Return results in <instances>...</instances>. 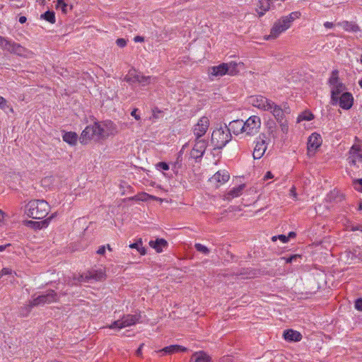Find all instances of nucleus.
Here are the masks:
<instances>
[{"label": "nucleus", "instance_id": "1", "mask_svg": "<svg viewBox=\"0 0 362 362\" xmlns=\"http://www.w3.org/2000/svg\"><path fill=\"white\" fill-rule=\"evenodd\" d=\"M50 206L44 199H34L25 205V214L33 219H42L48 214Z\"/></svg>", "mask_w": 362, "mask_h": 362}, {"label": "nucleus", "instance_id": "2", "mask_svg": "<svg viewBox=\"0 0 362 362\" xmlns=\"http://www.w3.org/2000/svg\"><path fill=\"white\" fill-rule=\"evenodd\" d=\"M116 131H111L110 132H105L103 126L98 122H95L93 125L87 126L82 132L79 138L81 144H87L90 140L95 139L99 140L114 134Z\"/></svg>", "mask_w": 362, "mask_h": 362}, {"label": "nucleus", "instance_id": "3", "mask_svg": "<svg viewBox=\"0 0 362 362\" xmlns=\"http://www.w3.org/2000/svg\"><path fill=\"white\" fill-rule=\"evenodd\" d=\"M232 136L228 129V127H221L214 129L211 134V144L214 148H223L230 140Z\"/></svg>", "mask_w": 362, "mask_h": 362}, {"label": "nucleus", "instance_id": "4", "mask_svg": "<svg viewBox=\"0 0 362 362\" xmlns=\"http://www.w3.org/2000/svg\"><path fill=\"white\" fill-rule=\"evenodd\" d=\"M58 299L57 293L54 290H48L45 293L39 295L37 297L33 296V299L29 302L28 306L30 309L35 306L57 302Z\"/></svg>", "mask_w": 362, "mask_h": 362}, {"label": "nucleus", "instance_id": "5", "mask_svg": "<svg viewBox=\"0 0 362 362\" xmlns=\"http://www.w3.org/2000/svg\"><path fill=\"white\" fill-rule=\"evenodd\" d=\"M261 119L256 115L250 116L244 122V134L248 136H253L257 134L261 128Z\"/></svg>", "mask_w": 362, "mask_h": 362}, {"label": "nucleus", "instance_id": "6", "mask_svg": "<svg viewBox=\"0 0 362 362\" xmlns=\"http://www.w3.org/2000/svg\"><path fill=\"white\" fill-rule=\"evenodd\" d=\"M140 317V315H124L121 320L114 321L108 327L110 329H122L132 326L139 322Z\"/></svg>", "mask_w": 362, "mask_h": 362}, {"label": "nucleus", "instance_id": "7", "mask_svg": "<svg viewBox=\"0 0 362 362\" xmlns=\"http://www.w3.org/2000/svg\"><path fill=\"white\" fill-rule=\"evenodd\" d=\"M267 136L265 134L262 133L257 139L256 145L253 151L254 159H259L264 154L267 148Z\"/></svg>", "mask_w": 362, "mask_h": 362}, {"label": "nucleus", "instance_id": "8", "mask_svg": "<svg viewBox=\"0 0 362 362\" xmlns=\"http://www.w3.org/2000/svg\"><path fill=\"white\" fill-rule=\"evenodd\" d=\"M347 160L349 163L353 165L357 162L362 163V144H356L351 146Z\"/></svg>", "mask_w": 362, "mask_h": 362}, {"label": "nucleus", "instance_id": "9", "mask_svg": "<svg viewBox=\"0 0 362 362\" xmlns=\"http://www.w3.org/2000/svg\"><path fill=\"white\" fill-rule=\"evenodd\" d=\"M250 103L254 107L265 111H269L272 105V101L262 95L251 96Z\"/></svg>", "mask_w": 362, "mask_h": 362}, {"label": "nucleus", "instance_id": "10", "mask_svg": "<svg viewBox=\"0 0 362 362\" xmlns=\"http://www.w3.org/2000/svg\"><path fill=\"white\" fill-rule=\"evenodd\" d=\"M209 126V119L206 117H201L194 125L193 132L196 138H202L206 132Z\"/></svg>", "mask_w": 362, "mask_h": 362}, {"label": "nucleus", "instance_id": "11", "mask_svg": "<svg viewBox=\"0 0 362 362\" xmlns=\"http://www.w3.org/2000/svg\"><path fill=\"white\" fill-rule=\"evenodd\" d=\"M291 26L286 23L281 18L274 24L271 29L270 35L268 36L267 39H274L277 37L281 33L286 31Z\"/></svg>", "mask_w": 362, "mask_h": 362}, {"label": "nucleus", "instance_id": "12", "mask_svg": "<svg viewBox=\"0 0 362 362\" xmlns=\"http://www.w3.org/2000/svg\"><path fill=\"white\" fill-rule=\"evenodd\" d=\"M207 140L202 138H196L195 144L192 149V155L196 158H201L207 147Z\"/></svg>", "mask_w": 362, "mask_h": 362}, {"label": "nucleus", "instance_id": "13", "mask_svg": "<svg viewBox=\"0 0 362 362\" xmlns=\"http://www.w3.org/2000/svg\"><path fill=\"white\" fill-rule=\"evenodd\" d=\"M56 216V213L52 214L49 217L41 221H25V225L33 229H42L47 228L50 221Z\"/></svg>", "mask_w": 362, "mask_h": 362}, {"label": "nucleus", "instance_id": "14", "mask_svg": "<svg viewBox=\"0 0 362 362\" xmlns=\"http://www.w3.org/2000/svg\"><path fill=\"white\" fill-rule=\"evenodd\" d=\"M353 103H354V98H353L352 95L349 92L343 93L341 95V96H339L338 98L337 104H339L340 107H341L342 109H344V110L350 109L353 105Z\"/></svg>", "mask_w": 362, "mask_h": 362}, {"label": "nucleus", "instance_id": "15", "mask_svg": "<svg viewBox=\"0 0 362 362\" xmlns=\"http://www.w3.org/2000/svg\"><path fill=\"white\" fill-rule=\"evenodd\" d=\"M322 144V138L319 134L313 133L308 138V151L309 153L311 151L315 152V150L320 146Z\"/></svg>", "mask_w": 362, "mask_h": 362}, {"label": "nucleus", "instance_id": "16", "mask_svg": "<svg viewBox=\"0 0 362 362\" xmlns=\"http://www.w3.org/2000/svg\"><path fill=\"white\" fill-rule=\"evenodd\" d=\"M4 49L18 55H23L25 52V49L20 44L8 40V43Z\"/></svg>", "mask_w": 362, "mask_h": 362}, {"label": "nucleus", "instance_id": "17", "mask_svg": "<svg viewBox=\"0 0 362 362\" xmlns=\"http://www.w3.org/2000/svg\"><path fill=\"white\" fill-rule=\"evenodd\" d=\"M228 129L230 133L233 132L235 135L244 133V122L240 119L232 121L230 122Z\"/></svg>", "mask_w": 362, "mask_h": 362}, {"label": "nucleus", "instance_id": "18", "mask_svg": "<svg viewBox=\"0 0 362 362\" xmlns=\"http://www.w3.org/2000/svg\"><path fill=\"white\" fill-rule=\"evenodd\" d=\"M345 86L343 83L338 84L331 87V103L332 105H337L338 103V98L341 95Z\"/></svg>", "mask_w": 362, "mask_h": 362}, {"label": "nucleus", "instance_id": "19", "mask_svg": "<svg viewBox=\"0 0 362 362\" xmlns=\"http://www.w3.org/2000/svg\"><path fill=\"white\" fill-rule=\"evenodd\" d=\"M191 362H212L211 358L204 351H197L192 354Z\"/></svg>", "mask_w": 362, "mask_h": 362}, {"label": "nucleus", "instance_id": "20", "mask_svg": "<svg viewBox=\"0 0 362 362\" xmlns=\"http://www.w3.org/2000/svg\"><path fill=\"white\" fill-rule=\"evenodd\" d=\"M338 25L341 27L345 31L357 33L361 31L360 27L354 21H344L338 23Z\"/></svg>", "mask_w": 362, "mask_h": 362}, {"label": "nucleus", "instance_id": "21", "mask_svg": "<svg viewBox=\"0 0 362 362\" xmlns=\"http://www.w3.org/2000/svg\"><path fill=\"white\" fill-rule=\"evenodd\" d=\"M284 337L288 341H299L302 339L301 334L293 329H288L284 332Z\"/></svg>", "mask_w": 362, "mask_h": 362}, {"label": "nucleus", "instance_id": "22", "mask_svg": "<svg viewBox=\"0 0 362 362\" xmlns=\"http://www.w3.org/2000/svg\"><path fill=\"white\" fill-rule=\"evenodd\" d=\"M168 242L163 238H157L156 240H151L149 245L156 250L157 252H161L163 248L168 247Z\"/></svg>", "mask_w": 362, "mask_h": 362}, {"label": "nucleus", "instance_id": "23", "mask_svg": "<svg viewBox=\"0 0 362 362\" xmlns=\"http://www.w3.org/2000/svg\"><path fill=\"white\" fill-rule=\"evenodd\" d=\"M279 122H281L284 117V112L279 105L272 102L271 109L269 110Z\"/></svg>", "mask_w": 362, "mask_h": 362}, {"label": "nucleus", "instance_id": "24", "mask_svg": "<svg viewBox=\"0 0 362 362\" xmlns=\"http://www.w3.org/2000/svg\"><path fill=\"white\" fill-rule=\"evenodd\" d=\"M211 74L215 76H223L226 74H228V69H227V64L226 63H222L218 66H215L211 67Z\"/></svg>", "mask_w": 362, "mask_h": 362}, {"label": "nucleus", "instance_id": "25", "mask_svg": "<svg viewBox=\"0 0 362 362\" xmlns=\"http://www.w3.org/2000/svg\"><path fill=\"white\" fill-rule=\"evenodd\" d=\"M187 348L180 345H170L159 350L158 352H163L165 354H173L175 352H185Z\"/></svg>", "mask_w": 362, "mask_h": 362}, {"label": "nucleus", "instance_id": "26", "mask_svg": "<svg viewBox=\"0 0 362 362\" xmlns=\"http://www.w3.org/2000/svg\"><path fill=\"white\" fill-rule=\"evenodd\" d=\"M105 272L102 269L89 271L86 275V278L88 280L93 279L95 281H102L105 279Z\"/></svg>", "mask_w": 362, "mask_h": 362}, {"label": "nucleus", "instance_id": "27", "mask_svg": "<svg viewBox=\"0 0 362 362\" xmlns=\"http://www.w3.org/2000/svg\"><path fill=\"white\" fill-rule=\"evenodd\" d=\"M139 72H137L134 69H130L127 75L124 76V80L130 85H133L138 82Z\"/></svg>", "mask_w": 362, "mask_h": 362}, {"label": "nucleus", "instance_id": "28", "mask_svg": "<svg viewBox=\"0 0 362 362\" xmlns=\"http://www.w3.org/2000/svg\"><path fill=\"white\" fill-rule=\"evenodd\" d=\"M226 64H227V69H228V71H227L228 74L230 76L237 75L240 71L238 66L243 65L241 62L237 63L235 62H230Z\"/></svg>", "mask_w": 362, "mask_h": 362}, {"label": "nucleus", "instance_id": "29", "mask_svg": "<svg viewBox=\"0 0 362 362\" xmlns=\"http://www.w3.org/2000/svg\"><path fill=\"white\" fill-rule=\"evenodd\" d=\"M77 139L78 135L75 132H66L63 135V140L71 145H75L76 144Z\"/></svg>", "mask_w": 362, "mask_h": 362}, {"label": "nucleus", "instance_id": "30", "mask_svg": "<svg viewBox=\"0 0 362 362\" xmlns=\"http://www.w3.org/2000/svg\"><path fill=\"white\" fill-rule=\"evenodd\" d=\"M230 176L228 172L223 171H218L214 174L213 178L218 181V182H226L228 180Z\"/></svg>", "mask_w": 362, "mask_h": 362}, {"label": "nucleus", "instance_id": "31", "mask_svg": "<svg viewBox=\"0 0 362 362\" xmlns=\"http://www.w3.org/2000/svg\"><path fill=\"white\" fill-rule=\"evenodd\" d=\"M245 187L244 185H239L237 187L233 188L231 190H230L227 194V199H230L234 197H239L242 194V191L243 190Z\"/></svg>", "mask_w": 362, "mask_h": 362}, {"label": "nucleus", "instance_id": "32", "mask_svg": "<svg viewBox=\"0 0 362 362\" xmlns=\"http://www.w3.org/2000/svg\"><path fill=\"white\" fill-rule=\"evenodd\" d=\"M300 16V13L299 11H294L291 13L288 16H283L282 19L286 22V23L288 24L291 26L293 21L296 19L299 18Z\"/></svg>", "mask_w": 362, "mask_h": 362}, {"label": "nucleus", "instance_id": "33", "mask_svg": "<svg viewBox=\"0 0 362 362\" xmlns=\"http://www.w3.org/2000/svg\"><path fill=\"white\" fill-rule=\"evenodd\" d=\"M341 83H342L339 81V71L337 70L332 71L329 79V84L330 87Z\"/></svg>", "mask_w": 362, "mask_h": 362}, {"label": "nucleus", "instance_id": "34", "mask_svg": "<svg viewBox=\"0 0 362 362\" xmlns=\"http://www.w3.org/2000/svg\"><path fill=\"white\" fill-rule=\"evenodd\" d=\"M41 18L47 21L50 23H55V13L54 11H47L41 15Z\"/></svg>", "mask_w": 362, "mask_h": 362}, {"label": "nucleus", "instance_id": "35", "mask_svg": "<svg viewBox=\"0 0 362 362\" xmlns=\"http://www.w3.org/2000/svg\"><path fill=\"white\" fill-rule=\"evenodd\" d=\"M152 80H155V78H153L152 76H146L140 73L139 76V81L137 83L142 86H146L151 83Z\"/></svg>", "mask_w": 362, "mask_h": 362}, {"label": "nucleus", "instance_id": "36", "mask_svg": "<svg viewBox=\"0 0 362 362\" xmlns=\"http://www.w3.org/2000/svg\"><path fill=\"white\" fill-rule=\"evenodd\" d=\"M271 0H259L258 7L260 10L267 11L270 8Z\"/></svg>", "mask_w": 362, "mask_h": 362}, {"label": "nucleus", "instance_id": "37", "mask_svg": "<svg viewBox=\"0 0 362 362\" xmlns=\"http://www.w3.org/2000/svg\"><path fill=\"white\" fill-rule=\"evenodd\" d=\"M105 127H103L104 129H105V132H110L111 131H116V132L113 134H116L117 133V127H116V125L112 123V122H107L105 124H104Z\"/></svg>", "mask_w": 362, "mask_h": 362}, {"label": "nucleus", "instance_id": "38", "mask_svg": "<svg viewBox=\"0 0 362 362\" xmlns=\"http://www.w3.org/2000/svg\"><path fill=\"white\" fill-rule=\"evenodd\" d=\"M195 249L204 255H208L210 252V250L204 245H202L201 243H196L194 245Z\"/></svg>", "mask_w": 362, "mask_h": 362}, {"label": "nucleus", "instance_id": "39", "mask_svg": "<svg viewBox=\"0 0 362 362\" xmlns=\"http://www.w3.org/2000/svg\"><path fill=\"white\" fill-rule=\"evenodd\" d=\"M57 8H61L64 13L68 12V4L65 3L64 0H57Z\"/></svg>", "mask_w": 362, "mask_h": 362}, {"label": "nucleus", "instance_id": "40", "mask_svg": "<svg viewBox=\"0 0 362 362\" xmlns=\"http://www.w3.org/2000/svg\"><path fill=\"white\" fill-rule=\"evenodd\" d=\"M314 118V115L311 112H303L299 116L301 120L310 121Z\"/></svg>", "mask_w": 362, "mask_h": 362}, {"label": "nucleus", "instance_id": "41", "mask_svg": "<svg viewBox=\"0 0 362 362\" xmlns=\"http://www.w3.org/2000/svg\"><path fill=\"white\" fill-rule=\"evenodd\" d=\"M7 107H8L7 100L4 97L0 96V108L6 110Z\"/></svg>", "mask_w": 362, "mask_h": 362}, {"label": "nucleus", "instance_id": "42", "mask_svg": "<svg viewBox=\"0 0 362 362\" xmlns=\"http://www.w3.org/2000/svg\"><path fill=\"white\" fill-rule=\"evenodd\" d=\"M142 245V240L140 238L138 241H136V243H132L129 245V247L130 248H133V249H136L137 250H139V249L140 248V246Z\"/></svg>", "mask_w": 362, "mask_h": 362}, {"label": "nucleus", "instance_id": "43", "mask_svg": "<svg viewBox=\"0 0 362 362\" xmlns=\"http://www.w3.org/2000/svg\"><path fill=\"white\" fill-rule=\"evenodd\" d=\"M355 308L358 311H362V298H358L355 301Z\"/></svg>", "mask_w": 362, "mask_h": 362}, {"label": "nucleus", "instance_id": "44", "mask_svg": "<svg viewBox=\"0 0 362 362\" xmlns=\"http://www.w3.org/2000/svg\"><path fill=\"white\" fill-rule=\"evenodd\" d=\"M157 168H160V169H162L163 170H169V165L167 163L165 162H159L157 165H156Z\"/></svg>", "mask_w": 362, "mask_h": 362}, {"label": "nucleus", "instance_id": "45", "mask_svg": "<svg viewBox=\"0 0 362 362\" xmlns=\"http://www.w3.org/2000/svg\"><path fill=\"white\" fill-rule=\"evenodd\" d=\"M116 44L119 47H124L127 45V41L124 38H118L116 40Z\"/></svg>", "mask_w": 362, "mask_h": 362}, {"label": "nucleus", "instance_id": "46", "mask_svg": "<svg viewBox=\"0 0 362 362\" xmlns=\"http://www.w3.org/2000/svg\"><path fill=\"white\" fill-rule=\"evenodd\" d=\"M8 43V39L0 36V47L1 49H4V47L6 46V44Z\"/></svg>", "mask_w": 362, "mask_h": 362}, {"label": "nucleus", "instance_id": "47", "mask_svg": "<svg viewBox=\"0 0 362 362\" xmlns=\"http://www.w3.org/2000/svg\"><path fill=\"white\" fill-rule=\"evenodd\" d=\"M275 128H276V127H275V124L274 123L273 124V125H270L269 127V128H268L269 129H268L269 134L272 135V136L274 138H275L276 136V134H275Z\"/></svg>", "mask_w": 362, "mask_h": 362}, {"label": "nucleus", "instance_id": "48", "mask_svg": "<svg viewBox=\"0 0 362 362\" xmlns=\"http://www.w3.org/2000/svg\"><path fill=\"white\" fill-rule=\"evenodd\" d=\"M137 111H138V109L137 108H134L132 112H131V115L132 117H134V119L137 121L140 120L141 119V117L139 115L137 114Z\"/></svg>", "mask_w": 362, "mask_h": 362}, {"label": "nucleus", "instance_id": "49", "mask_svg": "<svg viewBox=\"0 0 362 362\" xmlns=\"http://www.w3.org/2000/svg\"><path fill=\"white\" fill-rule=\"evenodd\" d=\"M54 178L52 177H46L42 180V185L47 186L49 182H51Z\"/></svg>", "mask_w": 362, "mask_h": 362}, {"label": "nucleus", "instance_id": "50", "mask_svg": "<svg viewBox=\"0 0 362 362\" xmlns=\"http://www.w3.org/2000/svg\"><path fill=\"white\" fill-rule=\"evenodd\" d=\"M12 270L9 268H4L1 271H0V278L4 275H7L11 274Z\"/></svg>", "mask_w": 362, "mask_h": 362}, {"label": "nucleus", "instance_id": "51", "mask_svg": "<svg viewBox=\"0 0 362 362\" xmlns=\"http://www.w3.org/2000/svg\"><path fill=\"white\" fill-rule=\"evenodd\" d=\"M350 230L351 231H356V230H360L362 232V225L357 224V225H353L350 226Z\"/></svg>", "mask_w": 362, "mask_h": 362}, {"label": "nucleus", "instance_id": "52", "mask_svg": "<svg viewBox=\"0 0 362 362\" xmlns=\"http://www.w3.org/2000/svg\"><path fill=\"white\" fill-rule=\"evenodd\" d=\"M280 126H281V131L284 132V133H287L288 132V124L285 122H280Z\"/></svg>", "mask_w": 362, "mask_h": 362}, {"label": "nucleus", "instance_id": "53", "mask_svg": "<svg viewBox=\"0 0 362 362\" xmlns=\"http://www.w3.org/2000/svg\"><path fill=\"white\" fill-rule=\"evenodd\" d=\"M292 258H301V256L299 255H293L290 256L288 258L284 257V259H286V263H291L292 262Z\"/></svg>", "mask_w": 362, "mask_h": 362}, {"label": "nucleus", "instance_id": "54", "mask_svg": "<svg viewBox=\"0 0 362 362\" xmlns=\"http://www.w3.org/2000/svg\"><path fill=\"white\" fill-rule=\"evenodd\" d=\"M278 239L280 240L284 243H286L288 241V237L286 236L285 235H278Z\"/></svg>", "mask_w": 362, "mask_h": 362}, {"label": "nucleus", "instance_id": "55", "mask_svg": "<svg viewBox=\"0 0 362 362\" xmlns=\"http://www.w3.org/2000/svg\"><path fill=\"white\" fill-rule=\"evenodd\" d=\"M354 184L360 185L359 187H356V189L359 192H362V179H358L354 181Z\"/></svg>", "mask_w": 362, "mask_h": 362}, {"label": "nucleus", "instance_id": "56", "mask_svg": "<svg viewBox=\"0 0 362 362\" xmlns=\"http://www.w3.org/2000/svg\"><path fill=\"white\" fill-rule=\"evenodd\" d=\"M105 249H106V247L105 245H102L97 250V253L98 255H103L105 254Z\"/></svg>", "mask_w": 362, "mask_h": 362}, {"label": "nucleus", "instance_id": "57", "mask_svg": "<svg viewBox=\"0 0 362 362\" xmlns=\"http://www.w3.org/2000/svg\"><path fill=\"white\" fill-rule=\"evenodd\" d=\"M144 345V344H140L139 347L136 351V355L137 356L141 357L142 356V351L141 350H142V348H143Z\"/></svg>", "mask_w": 362, "mask_h": 362}, {"label": "nucleus", "instance_id": "58", "mask_svg": "<svg viewBox=\"0 0 362 362\" xmlns=\"http://www.w3.org/2000/svg\"><path fill=\"white\" fill-rule=\"evenodd\" d=\"M134 42H144V38L141 36H136L134 38Z\"/></svg>", "mask_w": 362, "mask_h": 362}, {"label": "nucleus", "instance_id": "59", "mask_svg": "<svg viewBox=\"0 0 362 362\" xmlns=\"http://www.w3.org/2000/svg\"><path fill=\"white\" fill-rule=\"evenodd\" d=\"M324 26L326 28H332L333 26H334V24L331 22H325L324 23Z\"/></svg>", "mask_w": 362, "mask_h": 362}, {"label": "nucleus", "instance_id": "60", "mask_svg": "<svg viewBox=\"0 0 362 362\" xmlns=\"http://www.w3.org/2000/svg\"><path fill=\"white\" fill-rule=\"evenodd\" d=\"M273 177V175L271 172H267L266 175H264V180H269Z\"/></svg>", "mask_w": 362, "mask_h": 362}, {"label": "nucleus", "instance_id": "61", "mask_svg": "<svg viewBox=\"0 0 362 362\" xmlns=\"http://www.w3.org/2000/svg\"><path fill=\"white\" fill-rule=\"evenodd\" d=\"M5 217V214L0 209V224L3 223Z\"/></svg>", "mask_w": 362, "mask_h": 362}, {"label": "nucleus", "instance_id": "62", "mask_svg": "<svg viewBox=\"0 0 362 362\" xmlns=\"http://www.w3.org/2000/svg\"><path fill=\"white\" fill-rule=\"evenodd\" d=\"M290 193H291V195L296 197L297 194L296 192V188L294 187H293L291 189H290Z\"/></svg>", "mask_w": 362, "mask_h": 362}, {"label": "nucleus", "instance_id": "63", "mask_svg": "<svg viewBox=\"0 0 362 362\" xmlns=\"http://www.w3.org/2000/svg\"><path fill=\"white\" fill-rule=\"evenodd\" d=\"M141 255H144L146 252V249L141 246H140V248L138 250Z\"/></svg>", "mask_w": 362, "mask_h": 362}, {"label": "nucleus", "instance_id": "64", "mask_svg": "<svg viewBox=\"0 0 362 362\" xmlns=\"http://www.w3.org/2000/svg\"><path fill=\"white\" fill-rule=\"evenodd\" d=\"M26 21H27V18H26V17H25V16H21V17L19 18V22H20L21 23H25V22H26Z\"/></svg>", "mask_w": 362, "mask_h": 362}]
</instances>
